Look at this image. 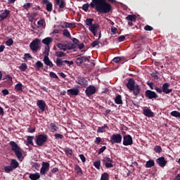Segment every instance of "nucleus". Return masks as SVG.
Listing matches in <instances>:
<instances>
[{"label": "nucleus", "instance_id": "61", "mask_svg": "<svg viewBox=\"0 0 180 180\" xmlns=\"http://www.w3.org/2000/svg\"><path fill=\"white\" fill-rule=\"evenodd\" d=\"M126 39V35H121L120 37H118L117 41L119 42H122Z\"/></svg>", "mask_w": 180, "mask_h": 180}, {"label": "nucleus", "instance_id": "64", "mask_svg": "<svg viewBox=\"0 0 180 180\" xmlns=\"http://www.w3.org/2000/svg\"><path fill=\"white\" fill-rule=\"evenodd\" d=\"M40 167H41V165L39 163H34L33 165H32V168H34L36 170H39Z\"/></svg>", "mask_w": 180, "mask_h": 180}, {"label": "nucleus", "instance_id": "19", "mask_svg": "<svg viewBox=\"0 0 180 180\" xmlns=\"http://www.w3.org/2000/svg\"><path fill=\"white\" fill-rule=\"evenodd\" d=\"M169 86H170V84H169V83H165L162 85V92L165 94H169L172 92V89H169Z\"/></svg>", "mask_w": 180, "mask_h": 180}, {"label": "nucleus", "instance_id": "38", "mask_svg": "<svg viewBox=\"0 0 180 180\" xmlns=\"http://www.w3.org/2000/svg\"><path fill=\"white\" fill-rule=\"evenodd\" d=\"M63 35L67 38L71 39V34L70 32V31L68 29H65L63 31Z\"/></svg>", "mask_w": 180, "mask_h": 180}, {"label": "nucleus", "instance_id": "62", "mask_svg": "<svg viewBox=\"0 0 180 180\" xmlns=\"http://www.w3.org/2000/svg\"><path fill=\"white\" fill-rule=\"evenodd\" d=\"M106 149H107V147H106V146H103L102 148H101L98 150V155H101V154L103 153Z\"/></svg>", "mask_w": 180, "mask_h": 180}, {"label": "nucleus", "instance_id": "27", "mask_svg": "<svg viewBox=\"0 0 180 180\" xmlns=\"http://www.w3.org/2000/svg\"><path fill=\"white\" fill-rule=\"evenodd\" d=\"M10 166L14 169H17L19 167V162L15 160L12 159L10 162Z\"/></svg>", "mask_w": 180, "mask_h": 180}, {"label": "nucleus", "instance_id": "59", "mask_svg": "<svg viewBox=\"0 0 180 180\" xmlns=\"http://www.w3.org/2000/svg\"><path fill=\"white\" fill-rule=\"evenodd\" d=\"M44 23L45 20L44 19H40L37 21V25L41 27H44Z\"/></svg>", "mask_w": 180, "mask_h": 180}, {"label": "nucleus", "instance_id": "10", "mask_svg": "<svg viewBox=\"0 0 180 180\" xmlns=\"http://www.w3.org/2000/svg\"><path fill=\"white\" fill-rule=\"evenodd\" d=\"M134 143L133 138L131 135H125L123 136V145L125 146H131Z\"/></svg>", "mask_w": 180, "mask_h": 180}, {"label": "nucleus", "instance_id": "40", "mask_svg": "<svg viewBox=\"0 0 180 180\" xmlns=\"http://www.w3.org/2000/svg\"><path fill=\"white\" fill-rule=\"evenodd\" d=\"M56 47L58 48L60 50H63V51H67L65 44H56Z\"/></svg>", "mask_w": 180, "mask_h": 180}, {"label": "nucleus", "instance_id": "11", "mask_svg": "<svg viewBox=\"0 0 180 180\" xmlns=\"http://www.w3.org/2000/svg\"><path fill=\"white\" fill-rule=\"evenodd\" d=\"M100 29V25L98 23H94L91 26L89 27V32L94 36L96 37L97 32Z\"/></svg>", "mask_w": 180, "mask_h": 180}, {"label": "nucleus", "instance_id": "3", "mask_svg": "<svg viewBox=\"0 0 180 180\" xmlns=\"http://www.w3.org/2000/svg\"><path fill=\"white\" fill-rule=\"evenodd\" d=\"M41 39L39 38H35L32 42L30 44V49L32 52H37L41 49Z\"/></svg>", "mask_w": 180, "mask_h": 180}, {"label": "nucleus", "instance_id": "21", "mask_svg": "<svg viewBox=\"0 0 180 180\" xmlns=\"http://www.w3.org/2000/svg\"><path fill=\"white\" fill-rule=\"evenodd\" d=\"M79 90L77 89H68L67 90V94L69 96H77L79 95Z\"/></svg>", "mask_w": 180, "mask_h": 180}, {"label": "nucleus", "instance_id": "5", "mask_svg": "<svg viewBox=\"0 0 180 180\" xmlns=\"http://www.w3.org/2000/svg\"><path fill=\"white\" fill-rule=\"evenodd\" d=\"M48 141V136L46 134H40L36 136V144L38 146H43Z\"/></svg>", "mask_w": 180, "mask_h": 180}, {"label": "nucleus", "instance_id": "45", "mask_svg": "<svg viewBox=\"0 0 180 180\" xmlns=\"http://www.w3.org/2000/svg\"><path fill=\"white\" fill-rule=\"evenodd\" d=\"M50 52V46H45L44 51H43V54L44 56L49 57Z\"/></svg>", "mask_w": 180, "mask_h": 180}, {"label": "nucleus", "instance_id": "17", "mask_svg": "<svg viewBox=\"0 0 180 180\" xmlns=\"http://www.w3.org/2000/svg\"><path fill=\"white\" fill-rule=\"evenodd\" d=\"M42 4L45 5L46 11L51 12L53 11V4L49 0H42Z\"/></svg>", "mask_w": 180, "mask_h": 180}, {"label": "nucleus", "instance_id": "18", "mask_svg": "<svg viewBox=\"0 0 180 180\" xmlns=\"http://www.w3.org/2000/svg\"><path fill=\"white\" fill-rule=\"evenodd\" d=\"M156 162L161 167H165L167 164V161L165 160V157L158 158Z\"/></svg>", "mask_w": 180, "mask_h": 180}, {"label": "nucleus", "instance_id": "32", "mask_svg": "<svg viewBox=\"0 0 180 180\" xmlns=\"http://www.w3.org/2000/svg\"><path fill=\"white\" fill-rule=\"evenodd\" d=\"M34 139V136H27V141H26V146H29L30 145L34 146L33 139Z\"/></svg>", "mask_w": 180, "mask_h": 180}, {"label": "nucleus", "instance_id": "56", "mask_svg": "<svg viewBox=\"0 0 180 180\" xmlns=\"http://www.w3.org/2000/svg\"><path fill=\"white\" fill-rule=\"evenodd\" d=\"M91 46L92 48H95L97 46L99 47L100 46H99V41H98V39H96V41H94L92 42V44H91Z\"/></svg>", "mask_w": 180, "mask_h": 180}, {"label": "nucleus", "instance_id": "60", "mask_svg": "<svg viewBox=\"0 0 180 180\" xmlns=\"http://www.w3.org/2000/svg\"><path fill=\"white\" fill-rule=\"evenodd\" d=\"M144 30L146 31H153L154 30L153 27L149 25H146L145 27H144Z\"/></svg>", "mask_w": 180, "mask_h": 180}, {"label": "nucleus", "instance_id": "26", "mask_svg": "<svg viewBox=\"0 0 180 180\" xmlns=\"http://www.w3.org/2000/svg\"><path fill=\"white\" fill-rule=\"evenodd\" d=\"M57 6H59L60 9H63L66 6V3L64 0H55Z\"/></svg>", "mask_w": 180, "mask_h": 180}, {"label": "nucleus", "instance_id": "4", "mask_svg": "<svg viewBox=\"0 0 180 180\" xmlns=\"http://www.w3.org/2000/svg\"><path fill=\"white\" fill-rule=\"evenodd\" d=\"M75 82L82 88H86L89 85L88 80L84 77V76H77V77H76Z\"/></svg>", "mask_w": 180, "mask_h": 180}, {"label": "nucleus", "instance_id": "57", "mask_svg": "<svg viewBox=\"0 0 180 180\" xmlns=\"http://www.w3.org/2000/svg\"><path fill=\"white\" fill-rule=\"evenodd\" d=\"M171 115L174 117H179L180 118V112L177 111H172L171 112Z\"/></svg>", "mask_w": 180, "mask_h": 180}, {"label": "nucleus", "instance_id": "7", "mask_svg": "<svg viewBox=\"0 0 180 180\" xmlns=\"http://www.w3.org/2000/svg\"><path fill=\"white\" fill-rule=\"evenodd\" d=\"M122 141V136L120 134H112L110 140V143L111 144L121 143Z\"/></svg>", "mask_w": 180, "mask_h": 180}, {"label": "nucleus", "instance_id": "58", "mask_svg": "<svg viewBox=\"0 0 180 180\" xmlns=\"http://www.w3.org/2000/svg\"><path fill=\"white\" fill-rule=\"evenodd\" d=\"M54 138L56 140L63 139L64 136L60 134H54Z\"/></svg>", "mask_w": 180, "mask_h": 180}, {"label": "nucleus", "instance_id": "14", "mask_svg": "<svg viewBox=\"0 0 180 180\" xmlns=\"http://www.w3.org/2000/svg\"><path fill=\"white\" fill-rule=\"evenodd\" d=\"M41 165L42 166L40 169V174L45 175L46 172L49 170L50 164L49 162H42Z\"/></svg>", "mask_w": 180, "mask_h": 180}, {"label": "nucleus", "instance_id": "31", "mask_svg": "<svg viewBox=\"0 0 180 180\" xmlns=\"http://www.w3.org/2000/svg\"><path fill=\"white\" fill-rule=\"evenodd\" d=\"M115 103L117 105H122L123 101H122V98L121 95H117V96L115 98Z\"/></svg>", "mask_w": 180, "mask_h": 180}, {"label": "nucleus", "instance_id": "28", "mask_svg": "<svg viewBox=\"0 0 180 180\" xmlns=\"http://www.w3.org/2000/svg\"><path fill=\"white\" fill-rule=\"evenodd\" d=\"M94 21V18H86L84 22L86 24V27L89 28L90 27H91L94 25L93 23Z\"/></svg>", "mask_w": 180, "mask_h": 180}, {"label": "nucleus", "instance_id": "24", "mask_svg": "<svg viewBox=\"0 0 180 180\" xmlns=\"http://www.w3.org/2000/svg\"><path fill=\"white\" fill-rule=\"evenodd\" d=\"M53 41V38H51V37H46V38L42 39L41 43L46 45V46H49V45L52 44Z\"/></svg>", "mask_w": 180, "mask_h": 180}, {"label": "nucleus", "instance_id": "33", "mask_svg": "<svg viewBox=\"0 0 180 180\" xmlns=\"http://www.w3.org/2000/svg\"><path fill=\"white\" fill-rule=\"evenodd\" d=\"M49 127H50V131L52 133H54L59 129V128L54 123H51Z\"/></svg>", "mask_w": 180, "mask_h": 180}, {"label": "nucleus", "instance_id": "29", "mask_svg": "<svg viewBox=\"0 0 180 180\" xmlns=\"http://www.w3.org/2000/svg\"><path fill=\"white\" fill-rule=\"evenodd\" d=\"M44 67V63L41 60H37L34 64V68L36 71H39Z\"/></svg>", "mask_w": 180, "mask_h": 180}, {"label": "nucleus", "instance_id": "34", "mask_svg": "<svg viewBox=\"0 0 180 180\" xmlns=\"http://www.w3.org/2000/svg\"><path fill=\"white\" fill-rule=\"evenodd\" d=\"M106 129H108L109 127L107 125H104L103 127H100L97 129V133H104L106 131Z\"/></svg>", "mask_w": 180, "mask_h": 180}, {"label": "nucleus", "instance_id": "15", "mask_svg": "<svg viewBox=\"0 0 180 180\" xmlns=\"http://www.w3.org/2000/svg\"><path fill=\"white\" fill-rule=\"evenodd\" d=\"M10 14H11V11H9L8 9H4V10L0 11V22L6 19L9 16Z\"/></svg>", "mask_w": 180, "mask_h": 180}, {"label": "nucleus", "instance_id": "39", "mask_svg": "<svg viewBox=\"0 0 180 180\" xmlns=\"http://www.w3.org/2000/svg\"><path fill=\"white\" fill-rule=\"evenodd\" d=\"M155 165V162L154 160H149L146 162V168H151L152 167H154Z\"/></svg>", "mask_w": 180, "mask_h": 180}, {"label": "nucleus", "instance_id": "47", "mask_svg": "<svg viewBox=\"0 0 180 180\" xmlns=\"http://www.w3.org/2000/svg\"><path fill=\"white\" fill-rule=\"evenodd\" d=\"M124 58H123V56H116L115 58H113L112 61L118 63L120 62H121Z\"/></svg>", "mask_w": 180, "mask_h": 180}, {"label": "nucleus", "instance_id": "6", "mask_svg": "<svg viewBox=\"0 0 180 180\" xmlns=\"http://www.w3.org/2000/svg\"><path fill=\"white\" fill-rule=\"evenodd\" d=\"M55 63L57 67L64 66L65 64L68 65V66H71L74 64L73 60H63L60 58H56Z\"/></svg>", "mask_w": 180, "mask_h": 180}, {"label": "nucleus", "instance_id": "22", "mask_svg": "<svg viewBox=\"0 0 180 180\" xmlns=\"http://www.w3.org/2000/svg\"><path fill=\"white\" fill-rule=\"evenodd\" d=\"M131 91H133L134 95L137 98L141 91V88L139 84H136L135 87Z\"/></svg>", "mask_w": 180, "mask_h": 180}, {"label": "nucleus", "instance_id": "46", "mask_svg": "<svg viewBox=\"0 0 180 180\" xmlns=\"http://www.w3.org/2000/svg\"><path fill=\"white\" fill-rule=\"evenodd\" d=\"M66 56V53H65V52H62L61 51H58L57 52H56V56L58 58L65 57Z\"/></svg>", "mask_w": 180, "mask_h": 180}, {"label": "nucleus", "instance_id": "43", "mask_svg": "<svg viewBox=\"0 0 180 180\" xmlns=\"http://www.w3.org/2000/svg\"><path fill=\"white\" fill-rule=\"evenodd\" d=\"M64 151H65L66 155H68V156H69V155L72 156L73 154L72 150L70 149V148H65Z\"/></svg>", "mask_w": 180, "mask_h": 180}, {"label": "nucleus", "instance_id": "51", "mask_svg": "<svg viewBox=\"0 0 180 180\" xmlns=\"http://www.w3.org/2000/svg\"><path fill=\"white\" fill-rule=\"evenodd\" d=\"M5 44L7 46H11L13 44V39H12V38H9L8 39H7V41H6Z\"/></svg>", "mask_w": 180, "mask_h": 180}, {"label": "nucleus", "instance_id": "25", "mask_svg": "<svg viewBox=\"0 0 180 180\" xmlns=\"http://www.w3.org/2000/svg\"><path fill=\"white\" fill-rule=\"evenodd\" d=\"M43 61L46 65L49 66L50 68L53 67V63L51 62V60H50L49 56H44Z\"/></svg>", "mask_w": 180, "mask_h": 180}, {"label": "nucleus", "instance_id": "35", "mask_svg": "<svg viewBox=\"0 0 180 180\" xmlns=\"http://www.w3.org/2000/svg\"><path fill=\"white\" fill-rule=\"evenodd\" d=\"M75 170L76 171L77 174H79L80 176L83 175V171H82V168L78 165H76L75 166Z\"/></svg>", "mask_w": 180, "mask_h": 180}, {"label": "nucleus", "instance_id": "2", "mask_svg": "<svg viewBox=\"0 0 180 180\" xmlns=\"http://www.w3.org/2000/svg\"><path fill=\"white\" fill-rule=\"evenodd\" d=\"M9 145L11 146V150H13L17 157L18 160H20L22 157V149L20 147L18 146V145L14 142V141H11L9 143Z\"/></svg>", "mask_w": 180, "mask_h": 180}, {"label": "nucleus", "instance_id": "48", "mask_svg": "<svg viewBox=\"0 0 180 180\" xmlns=\"http://www.w3.org/2000/svg\"><path fill=\"white\" fill-rule=\"evenodd\" d=\"M109 179H110V175L107 172L103 173L101 177V180H109Z\"/></svg>", "mask_w": 180, "mask_h": 180}, {"label": "nucleus", "instance_id": "49", "mask_svg": "<svg viewBox=\"0 0 180 180\" xmlns=\"http://www.w3.org/2000/svg\"><path fill=\"white\" fill-rule=\"evenodd\" d=\"M101 160H98L94 162V166L97 169H101Z\"/></svg>", "mask_w": 180, "mask_h": 180}, {"label": "nucleus", "instance_id": "1", "mask_svg": "<svg viewBox=\"0 0 180 180\" xmlns=\"http://www.w3.org/2000/svg\"><path fill=\"white\" fill-rule=\"evenodd\" d=\"M89 6L91 8H95V10L101 14H108L112 11V5L107 2L106 0H92L89 4H84L82 5V10L87 12Z\"/></svg>", "mask_w": 180, "mask_h": 180}, {"label": "nucleus", "instance_id": "54", "mask_svg": "<svg viewBox=\"0 0 180 180\" xmlns=\"http://www.w3.org/2000/svg\"><path fill=\"white\" fill-rule=\"evenodd\" d=\"M49 77L56 79H59L58 76L56 75V73H54V72H50Z\"/></svg>", "mask_w": 180, "mask_h": 180}, {"label": "nucleus", "instance_id": "55", "mask_svg": "<svg viewBox=\"0 0 180 180\" xmlns=\"http://www.w3.org/2000/svg\"><path fill=\"white\" fill-rule=\"evenodd\" d=\"M72 41L73 42L72 44L75 45V49H77V46L79 44V39H77V38H72Z\"/></svg>", "mask_w": 180, "mask_h": 180}, {"label": "nucleus", "instance_id": "13", "mask_svg": "<svg viewBox=\"0 0 180 180\" xmlns=\"http://www.w3.org/2000/svg\"><path fill=\"white\" fill-rule=\"evenodd\" d=\"M145 96L148 99H157L158 98V95L155 92L150 90L146 91Z\"/></svg>", "mask_w": 180, "mask_h": 180}, {"label": "nucleus", "instance_id": "52", "mask_svg": "<svg viewBox=\"0 0 180 180\" xmlns=\"http://www.w3.org/2000/svg\"><path fill=\"white\" fill-rule=\"evenodd\" d=\"M154 151L156 153H161L162 151V148L161 146H157L154 148Z\"/></svg>", "mask_w": 180, "mask_h": 180}, {"label": "nucleus", "instance_id": "53", "mask_svg": "<svg viewBox=\"0 0 180 180\" xmlns=\"http://www.w3.org/2000/svg\"><path fill=\"white\" fill-rule=\"evenodd\" d=\"M14 170L11 166H6L4 167V172L6 173H10L11 172H13Z\"/></svg>", "mask_w": 180, "mask_h": 180}, {"label": "nucleus", "instance_id": "9", "mask_svg": "<svg viewBox=\"0 0 180 180\" xmlns=\"http://www.w3.org/2000/svg\"><path fill=\"white\" fill-rule=\"evenodd\" d=\"M96 93V88L94 86L90 85L89 86L86 88L85 94L87 97L90 98Z\"/></svg>", "mask_w": 180, "mask_h": 180}, {"label": "nucleus", "instance_id": "36", "mask_svg": "<svg viewBox=\"0 0 180 180\" xmlns=\"http://www.w3.org/2000/svg\"><path fill=\"white\" fill-rule=\"evenodd\" d=\"M127 20H129L131 22H134L136 20V15H128L126 17Z\"/></svg>", "mask_w": 180, "mask_h": 180}, {"label": "nucleus", "instance_id": "20", "mask_svg": "<svg viewBox=\"0 0 180 180\" xmlns=\"http://www.w3.org/2000/svg\"><path fill=\"white\" fill-rule=\"evenodd\" d=\"M62 28H72L75 29L77 27L75 22H64L62 25Z\"/></svg>", "mask_w": 180, "mask_h": 180}, {"label": "nucleus", "instance_id": "41", "mask_svg": "<svg viewBox=\"0 0 180 180\" xmlns=\"http://www.w3.org/2000/svg\"><path fill=\"white\" fill-rule=\"evenodd\" d=\"M83 63H84L83 56L76 58V65H77L80 66Z\"/></svg>", "mask_w": 180, "mask_h": 180}, {"label": "nucleus", "instance_id": "8", "mask_svg": "<svg viewBox=\"0 0 180 180\" xmlns=\"http://www.w3.org/2000/svg\"><path fill=\"white\" fill-rule=\"evenodd\" d=\"M101 161L103 162V165L108 169L112 168L114 167L112 158H110L108 157H103Z\"/></svg>", "mask_w": 180, "mask_h": 180}, {"label": "nucleus", "instance_id": "63", "mask_svg": "<svg viewBox=\"0 0 180 180\" xmlns=\"http://www.w3.org/2000/svg\"><path fill=\"white\" fill-rule=\"evenodd\" d=\"M35 131H36V127H34L33 128H32V127H30L29 128H27V132H29V133H34V132H35Z\"/></svg>", "mask_w": 180, "mask_h": 180}, {"label": "nucleus", "instance_id": "37", "mask_svg": "<svg viewBox=\"0 0 180 180\" xmlns=\"http://www.w3.org/2000/svg\"><path fill=\"white\" fill-rule=\"evenodd\" d=\"M27 63H21V65L20 66H18V69L21 71V72H25L27 70Z\"/></svg>", "mask_w": 180, "mask_h": 180}, {"label": "nucleus", "instance_id": "12", "mask_svg": "<svg viewBox=\"0 0 180 180\" xmlns=\"http://www.w3.org/2000/svg\"><path fill=\"white\" fill-rule=\"evenodd\" d=\"M37 106L39 108V112H44L46 110L47 105L44 100H38L37 101Z\"/></svg>", "mask_w": 180, "mask_h": 180}, {"label": "nucleus", "instance_id": "42", "mask_svg": "<svg viewBox=\"0 0 180 180\" xmlns=\"http://www.w3.org/2000/svg\"><path fill=\"white\" fill-rule=\"evenodd\" d=\"M23 85L19 82L18 84H15V89L16 91H22Z\"/></svg>", "mask_w": 180, "mask_h": 180}, {"label": "nucleus", "instance_id": "16", "mask_svg": "<svg viewBox=\"0 0 180 180\" xmlns=\"http://www.w3.org/2000/svg\"><path fill=\"white\" fill-rule=\"evenodd\" d=\"M126 86L129 91L134 90V87L136 86V82L134 79H129L127 83L126 84Z\"/></svg>", "mask_w": 180, "mask_h": 180}, {"label": "nucleus", "instance_id": "30", "mask_svg": "<svg viewBox=\"0 0 180 180\" xmlns=\"http://www.w3.org/2000/svg\"><path fill=\"white\" fill-rule=\"evenodd\" d=\"M41 177L39 173L30 174L29 176V179L31 180H38Z\"/></svg>", "mask_w": 180, "mask_h": 180}, {"label": "nucleus", "instance_id": "50", "mask_svg": "<svg viewBox=\"0 0 180 180\" xmlns=\"http://www.w3.org/2000/svg\"><path fill=\"white\" fill-rule=\"evenodd\" d=\"M31 6H32V4L30 2H27V3L23 4L22 8H24V9L25 11H29V9L31 8Z\"/></svg>", "mask_w": 180, "mask_h": 180}, {"label": "nucleus", "instance_id": "23", "mask_svg": "<svg viewBox=\"0 0 180 180\" xmlns=\"http://www.w3.org/2000/svg\"><path fill=\"white\" fill-rule=\"evenodd\" d=\"M143 114L148 117H155V113L150 109H143Z\"/></svg>", "mask_w": 180, "mask_h": 180}, {"label": "nucleus", "instance_id": "44", "mask_svg": "<svg viewBox=\"0 0 180 180\" xmlns=\"http://www.w3.org/2000/svg\"><path fill=\"white\" fill-rule=\"evenodd\" d=\"M66 50H72L75 49V45L74 44H65Z\"/></svg>", "mask_w": 180, "mask_h": 180}]
</instances>
